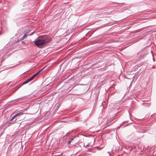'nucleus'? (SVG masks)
<instances>
[{"mask_svg":"<svg viewBox=\"0 0 156 156\" xmlns=\"http://www.w3.org/2000/svg\"><path fill=\"white\" fill-rule=\"evenodd\" d=\"M16 117V116H15V115L14 116H13L12 118L9 121V123H12V124L14 123V122L16 121V120H15V121L13 122L12 123L11 122L12 119H14L15 117Z\"/></svg>","mask_w":156,"mask_h":156,"instance_id":"20e7f679","label":"nucleus"},{"mask_svg":"<svg viewBox=\"0 0 156 156\" xmlns=\"http://www.w3.org/2000/svg\"><path fill=\"white\" fill-rule=\"evenodd\" d=\"M153 61L154 62L155 61V60H154V58H153Z\"/></svg>","mask_w":156,"mask_h":156,"instance_id":"6ab92c4d","label":"nucleus"},{"mask_svg":"<svg viewBox=\"0 0 156 156\" xmlns=\"http://www.w3.org/2000/svg\"><path fill=\"white\" fill-rule=\"evenodd\" d=\"M108 153L109 154V155L110 156H112V155L109 153V152H108Z\"/></svg>","mask_w":156,"mask_h":156,"instance_id":"dca6fc26","label":"nucleus"},{"mask_svg":"<svg viewBox=\"0 0 156 156\" xmlns=\"http://www.w3.org/2000/svg\"><path fill=\"white\" fill-rule=\"evenodd\" d=\"M71 140H69V141H68V144H69L70 143V142H71Z\"/></svg>","mask_w":156,"mask_h":156,"instance_id":"2eb2a0df","label":"nucleus"},{"mask_svg":"<svg viewBox=\"0 0 156 156\" xmlns=\"http://www.w3.org/2000/svg\"><path fill=\"white\" fill-rule=\"evenodd\" d=\"M43 69H42L40 70H39V71H38L37 72V73H38V74H39L42 71Z\"/></svg>","mask_w":156,"mask_h":156,"instance_id":"ddd939ff","label":"nucleus"},{"mask_svg":"<svg viewBox=\"0 0 156 156\" xmlns=\"http://www.w3.org/2000/svg\"><path fill=\"white\" fill-rule=\"evenodd\" d=\"M43 69H42L40 70H39V71H38L37 72V73H38V74H39L42 71Z\"/></svg>","mask_w":156,"mask_h":156,"instance_id":"4468645a","label":"nucleus"},{"mask_svg":"<svg viewBox=\"0 0 156 156\" xmlns=\"http://www.w3.org/2000/svg\"><path fill=\"white\" fill-rule=\"evenodd\" d=\"M113 88H114L113 87H111V88H110V90H112V89H113Z\"/></svg>","mask_w":156,"mask_h":156,"instance_id":"a211bd4d","label":"nucleus"},{"mask_svg":"<svg viewBox=\"0 0 156 156\" xmlns=\"http://www.w3.org/2000/svg\"><path fill=\"white\" fill-rule=\"evenodd\" d=\"M53 154H52V156H54V155H53Z\"/></svg>","mask_w":156,"mask_h":156,"instance_id":"4be33fe9","label":"nucleus"},{"mask_svg":"<svg viewBox=\"0 0 156 156\" xmlns=\"http://www.w3.org/2000/svg\"><path fill=\"white\" fill-rule=\"evenodd\" d=\"M38 38H40L41 39L44 44L50 41L51 40V38L48 35H44L39 36Z\"/></svg>","mask_w":156,"mask_h":156,"instance_id":"f257e3e1","label":"nucleus"},{"mask_svg":"<svg viewBox=\"0 0 156 156\" xmlns=\"http://www.w3.org/2000/svg\"><path fill=\"white\" fill-rule=\"evenodd\" d=\"M23 112H19L18 113H16L15 115V116L16 117H17L19 115H23Z\"/></svg>","mask_w":156,"mask_h":156,"instance_id":"423d86ee","label":"nucleus"},{"mask_svg":"<svg viewBox=\"0 0 156 156\" xmlns=\"http://www.w3.org/2000/svg\"><path fill=\"white\" fill-rule=\"evenodd\" d=\"M33 42L34 44L37 47L44 44L40 38H39V39H37L35 41H34Z\"/></svg>","mask_w":156,"mask_h":156,"instance_id":"f03ea898","label":"nucleus"},{"mask_svg":"<svg viewBox=\"0 0 156 156\" xmlns=\"http://www.w3.org/2000/svg\"><path fill=\"white\" fill-rule=\"evenodd\" d=\"M127 121H125L123 122L121 124H120V126H121L123 125L125 123H127Z\"/></svg>","mask_w":156,"mask_h":156,"instance_id":"6e6552de","label":"nucleus"},{"mask_svg":"<svg viewBox=\"0 0 156 156\" xmlns=\"http://www.w3.org/2000/svg\"><path fill=\"white\" fill-rule=\"evenodd\" d=\"M34 76H33V75L30 77L29 79L31 80V81L34 78Z\"/></svg>","mask_w":156,"mask_h":156,"instance_id":"1a4fd4ad","label":"nucleus"},{"mask_svg":"<svg viewBox=\"0 0 156 156\" xmlns=\"http://www.w3.org/2000/svg\"><path fill=\"white\" fill-rule=\"evenodd\" d=\"M30 81H31V80L29 79H27L26 81H25L23 82V84H25L26 83H28Z\"/></svg>","mask_w":156,"mask_h":156,"instance_id":"39448f33","label":"nucleus"},{"mask_svg":"<svg viewBox=\"0 0 156 156\" xmlns=\"http://www.w3.org/2000/svg\"><path fill=\"white\" fill-rule=\"evenodd\" d=\"M75 137L74 136V137H73V136H72V137L70 138V140L72 141V140H73L74 138H75Z\"/></svg>","mask_w":156,"mask_h":156,"instance_id":"9b49d317","label":"nucleus"},{"mask_svg":"<svg viewBox=\"0 0 156 156\" xmlns=\"http://www.w3.org/2000/svg\"><path fill=\"white\" fill-rule=\"evenodd\" d=\"M152 68H153V69H155V66H153V67H152Z\"/></svg>","mask_w":156,"mask_h":156,"instance_id":"f3484780","label":"nucleus"},{"mask_svg":"<svg viewBox=\"0 0 156 156\" xmlns=\"http://www.w3.org/2000/svg\"><path fill=\"white\" fill-rule=\"evenodd\" d=\"M38 73H37V72L35 74H34L33 76H34V77H35L37 75H38Z\"/></svg>","mask_w":156,"mask_h":156,"instance_id":"f8f14e48","label":"nucleus"},{"mask_svg":"<svg viewBox=\"0 0 156 156\" xmlns=\"http://www.w3.org/2000/svg\"><path fill=\"white\" fill-rule=\"evenodd\" d=\"M120 128V126H119L118 128Z\"/></svg>","mask_w":156,"mask_h":156,"instance_id":"412c9836","label":"nucleus"},{"mask_svg":"<svg viewBox=\"0 0 156 156\" xmlns=\"http://www.w3.org/2000/svg\"><path fill=\"white\" fill-rule=\"evenodd\" d=\"M30 30H27L25 31V34L21 38L22 40H23L28 35H32L34 33V32H33L30 35H28L30 32Z\"/></svg>","mask_w":156,"mask_h":156,"instance_id":"7ed1b4c3","label":"nucleus"},{"mask_svg":"<svg viewBox=\"0 0 156 156\" xmlns=\"http://www.w3.org/2000/svg\"><path fill=\"white\" fill-rule=\"evenodd\" d=\"M4 51V50H3L2 51H0V54L1 55L2 53H3V54H4V55H5L6 54V52L3 53V52Z\"/></svg>","mask_w":156,"mask_h":156,"instance_id":"0eeeda50","label":"nucleus"},{"mask_svg":"<svg viewBox=\"0 0 156 156\" xmlns=\"http://www.w3.org/2000/svg\"><path fill=\"white\" fill-rule=\"evenodd\" d=\"M112 119H111V120H109V121H110L111 122L112 121Z\"/></svg>","mask_w":156,"mask_h":156,"instance_id":"aec40b11","label":"nucleus"},{"mask_svg":"<svg viewBox=\"0 0 156 156\" xmlns=\"http://www.w3.org/2000/svg\"><path fill=\"white\" fill-rule=\"evenodd\" d=\"M112 124V123H107V126H109L110 125H111Z\"/></svg>","mask_w":156,"mask_h":156,"instance_id":"9d476101","label":"nucleus"}]
</instances>
